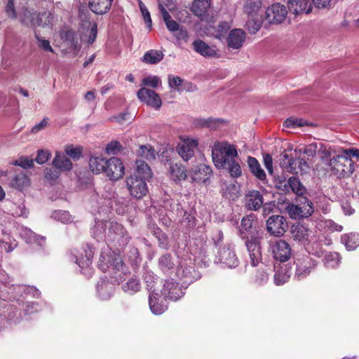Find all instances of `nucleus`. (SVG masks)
Returning <instances> with one entry per match:
<instances>
[{
    "label": "nucleus",
    "mask_w": 359,
    "mask_h": 359,
    "mask_svg": "<svg viewBox=\"0 0 359 359\" xmlns=\"http://www.w3.org/2000/svg\"><path fill=\"white\" fill-rule=\"evenodd\" d=\"M12 164L27 169L34 166V160L28 157L22 156L19 159L13 162Z\"/></svg>",
    "instance_id": "obj_50"
},
{
    "label": "nucleus",
    "mask_w": 359,
    "mask_h": 359,
    "mask_svg": "<svg viewBox=\"0 0 359 359\" xmlns=\"http://www.w3.org/2000/svg\"><path fill=\"white\" fill-rule=\"evenodd\" d=\"M286 211L291 219L308 218L314 212L313 203L306 197H299L297 204H289Z\"/></svg>",
    "instance_id": "obj_4"
},
{
    "label": "nucleus",
    "mask_w": 359,
    "mask_h": 359,
    "mask_svg": "<svg viewBox=\"0 0 359 359\" xmlns=\"http://www.w3.org/2000/svg\"><path fill=\"white\" fill-rule=\"evenodd\" d=\"M29 184V179L24 173L17 175L12 182V186L22 190L28 187Z\"/></svg>",
    "instance_id": "obj_37"
},
{
    "label": "nucleus",
    "mask_w": 359,
    "mask_h": 359,
    "mask_svg": "<svg viewBox=\"0 0 359 359\" xmlns=\"http://www.w3.org/2000/svg\"><path fill=\"white\" fill-rule=\"evenodd\" d=\"M52 15L50 13L43 12L41 13H36L34 20H27L32 23L33 27H46L51 23Z\"/></svg>",
    "instance_id": "obj_30"
},
{
    "label": "nucleus",
    "mask_w": 359,
    "mask_h": 359,
    "mask_svg": "<svg viewBox=\"0 0 359 359\" xmlns=\"http://www.w3.org/2000/svg\"><path fill=\"white\" fill-rule=\"evenodd\" d=\"M112 0H90L89 8L97 15L106 13L111 6Z\"/></svg>",
    "instance_id": "obj_24"
},
{
    "label": "nucleus",
    "mask_w": 359,
    "mask_h": 359,
    "mask_svg": "<svg viewBox=\"0 0 359 359\" xmlns=\"http://www.w3.org/2000/svg\"><path fill=\"white\" fill-rule=\"evenodd\" d=\"M129 118H130V114L128 112H123L118 115L111 117L110 120L112 121H115L118 123L122 124L126 121H128Z\"/></svg>",
    "instance_id": "obj_63"
},
{
    "label": "nucleus",
    "mask_w": 359,
    "mask_h": 359,
    "mask_svg": "<svg viewBox=\"0 0 359 359\" xmlns=\"http://www.w3.org/2000/svg\"><path fill=\"white\" fill-rule=\"evenodd\" d=\"M50 156V153L48 150L39 149L37 151V155L35 158V161L39 164H43L46 163Z\"/></svg>",
    "instance_id": "obj_52"
},
{
    "label": "nucleus",
    "mask_w": 359,
    "mask_h": 359,
    "mask_svg": "<svg viewBox=\"0 0 359 359\" xmlns=\"http://www.w3.org/2000/svg\"><path fill=\"white\" fill-rule=\"evenodd\" d=\"M52 217L62 223L67 224L72 221V216L67 211L56 210L52 213Z\"/></svg>",
    "instance_id": "obj_45"
},
{
    "label": "nucleus",
    "mask_w": 359,
    "mask_h": 359,
    "mask_svg": "<svg viewBox=\"0 0 359 359\" xmlns=\"http://www.w3.org/2000/svg\"><path fill=\"white\" fill-rule=\"evenodd\" d=\"M340 258L337 253H330L326 255L325 264L327 268H335L339 264Z\"/></svg>",
    "instance_id": "obj_46"
},
{
    "label": "nucleus",
    "mask_w": 359,
    "mask_h": 359,
    "mask_svg": "<svg viewBox=\"0 0 359 359\" xmlns=\"http://www.w3.org/2000/svg\"><path fill=\"white\" fill-rule=\"evenodd\" d=\"M237 156L236 147L227 142H216L212 147V161L218 169L225 168L227 162Z\"/></svg>",
    "instance_id": "obj_3"
},
{
    "label": "nucleus",
    "mask_w": 359,
    "mask_h": 359,
    "mask_svg": "<svg viewBox=\"0 0 359 359\" xmlns=\"http://www.w3.org/2000/svg\"><path fill=\"white\" fill-rule=\"evenodd\" d=\"M137 154L138 156L147 161H151L156 158V152L152 146L146 144L140 146L137 150Z\"/></svg>",
    "instance_id": "obj_31"
},
{
    "label": "nucleus",
    "mask_w": 359,
    "mask_h": 359,
    "mask_svg": "<svg viewBox=\"0 0 359 359\" xmlns=\"http://www.w3.org/2000/svg\"><path fill=\"white\" fill-rule=\"evenodd\" d=\"M161 294L165 299H169L172 301H177L183 296L184 292L178 283L172 280H166L161 291Z\"/></svg>",
    "instance_id": "obj_13"
},
{
    "label": "nucleus",
    "mask_w": 359,
    "mask_h": 359,
    "mask_svg": "<svg viewBox=\"0 0 359 359\" xmlns=\"http://www.w3.org/2000/svg\"><path fill=\"white\" fill-rule=\"evenodd\" d=\"M210 4V0H194L191 11L195 15L203 18L208 15Z\"/></svg>",
    "instance_id": "obj_23"
},
{
    "label": "nucleus",
    "mask_w": 359,
    "mask_h": 359,
    "mask_svg": "<svg viewBox=\"0 0 359 359\" xmlns=\"http://www.w3.org/2000/svg\"><path fill=\"white\" fill-rule=\"evenodd\" d=\"M174 265L175 264L172 261L170 255H163L158 259L159 268L165 273L172 269L174 267Z\"/></svg>",
    "instance_id": "obj_39"
},
{
    "label": "nucleus",
    "mask_w": 359,
    "mask_h": 359,
    "mask_svg": "<svg viewBox=\"0 0 359 359\" xmlns=\"http://www.w3.org/2000/svg\"><path fill=\"white\" fill-rule=\"evenodd\" d=\"M270 248L274 259L281 262L287 261L292 254V250L289 243L285 241L278 240L271 242Z\"/></svg>",
    "instance_id": "obj_11"
},
{
    "label": "nucleus",
    "mask_w": 359,
    "mask_h": 359,
    "mask_svg": "<svg viewBox=\"0 0 359 359\" xmlns=\"http://www.w3.org/2000/svg\"><path fill=\"white\" fill-rule=\"evenodd\" d=\"M289 11L294 15L302 13H309L311 7L309 0H286Z\"/></svg>",
    "instance_id": "obj_20"
},
{
    "label": "nucleus",
    "mask_w": 359,
    "mask_h": 359,
    "mask_svg": "<svg viewBox=\"0 0 359 359\" xmlns=\"http://www.w3.org/2000/svg\"><path fill=\"white\" fill-rule=\"evenodd\" d=\"M246 27L250 34H255L261 28L262 21L252 18L246 22Z\"/></svg>",
    "instance_id": "obj_49"
},
{
    "label": "nucleus",
    "mask_w": 359,
    "mask_h": 359,
    "mask_svg": "<svg viewBox=\"0 0 359 359\" xmlns=\"http://www.w3.org/2000/svg\"><path fill=\"white\" fill-rule=\"evenodd\" d=\"M198 146V140L189 137H181L177 150L179 155L185 161H188L194 156L195 149Z\"/></svg>",
    "instance_id": "obj_8"
},
{
    "label": "nucleus",
    "mask_w": 359,
    "mask_h": 359,
    "mask_svg": "<svg viewBox=\"0 0 359 359\" xmlns=\"http://www.w3.org/2000/svg\"><path fill=\"white\" fill-rule=\"evenodd\" d=\"M329 165L336 171V174L348 176L355 170V165L351 158L343 151L330 160Z\"/></svg>",
    "instance_id": "obj_5"
},
{
    "label": "nucleus",
    "mask_w": 359,
    "mask_h": 359,
    "mask_svg": "<svg viewBox=\"0 0 359 359\" xmlns=\"http://www.w3.org/2000/svg\"><path fill=\"white\" fill-rule=\"evenodd\" d=\"M246 34L245 32L241 29H232L227 38L226 42L228 47L231 49H239L242 47L245 40Z\"/></svg>",
    "instance_id": "obj_16"
},
{
    "label": "nucleus",
    "mask_w": 359,
    "mask_h": 359,
    "mask_svg": "<svg viewBox=\"0 0 359 359\" xmlns=\"http://www.w3.org/2000/svg\"><path fill=\"white\" fill-rule=\"evenodd\" d=\"M307 125L308 123L305 120L295 117H290L287 118L283 123L284 127L292 128L296 127H302Z\"/></svg>",
    "instance_id": "obj_44"
},
{
    "label": "nucleus",
    "mask_w": 359,
    "mask_h": 359,
    "mask_svg": "<svg viewBox=\"0 0 359 359\" xmlns=\"http://www.w3.org/2000/svg\"><path fill=\"white\" fill-rule=\"evenodd\" d=\"M218 257L220 262L229 268L236 267L238 264V259L234 250L229 245L219 250Z\"/></svg>",
    "instance_id": "obj_14"
},
{
    "label": "nucleus",
    "mask_w": 359,
    "mask_h": 359,
    "mask_svg": "<svg viewBox=\"0 0 359 359\" xmlns=\"http://www.w3.org/2000/svg\"><path fill=\"white\" fill-rule=\"evenodd\" d=\"M263 162L265 168L270 175L273 174V158L269 154H265L263 156Z\"/></svg>",
    "instance_id": "obj_58"
},
{
    "label": "nucleus",
    "mask_w": 359,
    "mask_h": 359,
    "mask_svg": "<svg viewBox=\"0 0 359 359\" xmlns=\"http://www.w3.org/2000/svg\"><path fill=\"white\" fill-rule=\"evenodd\" d=\"M60 36L63 41L68 43L71 48L74 50H79L78 40L76 39V34L73 31H62L60 33Z\"/></svg>",
    "instance_id": "obj_34"
},
{
    "label": "nucleus",
    "mask_w": 359,
    "mask_h": 359,
    "mask_svg": "<svg viewBox=\"0 0 359 359\" xmlns=\"http://www.w3.org/2000/svg\"><path fill=\"white\" fill-rule=\"evenodd\" d=\"M261 238L259 231H255L250 237H246L245 245L252 266H257L262 259L261 248L259 245Z\"/></svg>",
    "instance_id": "obj_6"
},
{
    "label": "nucleus",
    "mask_w": 359,
    "mask_h": 359,
    "mask_svg": "<svg viewBox=\"0 0 359 359\" xmlns=\"http://www.w3.org/2000/svg\"><path fill=\"white\" fill-rule=\"evenodd\" d=\"M290 233L294 240L306 242L309 241L311 231L306 225L298 223L291 226Z\"/></svg>",
    "instance_id": "obj_19"
},
{
    "label": "nucleus",
    "mask_w": 359,
    "mask_h": 359,
    "mask_svg": "<svg viewBox=\"0 0 359 359\" xmlns=\"http://www.w3.org/2000/svg\"><path fill=\"white\" fill-rule=\"evenodd\" d=\"M155 279L156 278H154L153 273L150 272H147L144 275V280L147 283V286L149 290H151V292L153 291L155 292Z\"/></svg>",
    "instance_id": "obj_59"
},
{
    "label": "nucleus",
    "mask_w": 359,
    "mask_h": 359,
    "mask_svg": "<svg viewBox=\"0 0 359 359\" xmlns=\"http://www.w3.org/2000/svg\"><path fill=\"white\" fill-rule=\"evenodd\" d=\"M36 38L39 41V47L44 50L45 51L53 52L52 47L48 40L42 39L36 34Z\"/></svg>",
    "instance_id": "obj_61"
},
{
    "label": "nucleus",
    "mask_w": 359,
    "mask_h": 359,
    "mask_svg": "<svg viewBox=\"0 0 359 359\" xmlns=\"http://www.w3.org/2000/svg\"><path fill=\"white\" fill-rule=\"evenodd\" d=\"M297 169H298V173H306L309 172L310 167L307 162L302 158H297Z\"/></svg>",
    "instance_id": "obj_62"
},
{
    "label": "nucleus",
    "mask_w": 359,
    "mask_h": 359,
    "mask_svg": "<svg viewBox=\"0 0 359 359\" xmlns=\"http://www.w3.org/2000/svg\"><path fill=\"white\" fill-rule=\"evenodd\" d=\"M161 15L169 31L174 32L179 29L178 23L172 19L170 15L165 9L162 8Z\"/></svg>",
    "instance_id": "obj_40"
},
{
    "label": "nucleus",
    "mask_w": 359,
    "mask_h": 359,
    "mask_svg": "<svg viewBox=\"0 0 359 359\" xmlns=\"http://www.w3.org/2000/svg\"><path fill=\"white\" fill-rule=\"evenodd\" d=\"M230 27L231 25L229 22H221L217 27V29L215 31V37L217 39H221L222 37L224 36Z\"/></svg>",
    "instance_id": "obj_51"
},
{
    "label": "nucleus",
    "mask_w": 359,
    "mask_h": 359,
    "mask_svg": "<svg viewBox=\"0 0 359 359\" xmlns=\"http://www.w3.org/2000/svg\"><path fill=\"white\" fill-rule=\"evenodd\" d=\"M121 148V144L117 141H113L109 143L105 147V152L108 154H116Z\"/></svg>",
    "instance_id": "obj_54"
},
{
    "label": "nucleus",
    "mask_w": 359,
    "mask_h": 359,
    "mask_svg": "<svg viewBox=\"0 0 359 359\" xmlns=\"http://www.w3.org/2000/svg\"><path fill=\"white\" fill-rule=\"evenodd\" d=\"M243 13L248 17L255 18L262 7V0H241Z\"/></svg>",
    "instance_id": "obj_21"
},
{
    "label": "nucleus",
    "mask_w": 359,
    "mask_h": 359,
    "mask_svg": "<svg viewBox=\"0 0 359 359\" xmlns=\"http://www.w3.org/2000/svg\"><path fill=\"white\" fill-rule=\"evenodd\" d=\"M158 8L160 10L161 13L162 14V8H164L167 11H172L175 7V0H158Z\"/></svg>",
    "instance_id": "obj_56"
},
{
    "label": "nucleus",
    "mask_w": 359,
    "mask_h": 359,
    "mask_svg": "<svg viewBox=\"0 0 359 359\" xmlns=\"http://www.w3.org/2000/svg\"><path fill=\"white\" fill-rule=\"evenodd\" d=\"M358 235L355 233L344 234L341 236V241L348 250H353L359 245Z\"/></svg>",
    "instance_id": "obj_33"
},
{
    "label": "nucleus",
    "mask_w": 359,
    "mask_h": 359,
    "mask_svg": "<svg viewBox=\"0 0 359 359\" xmlns=\"http://www.w3.org/2000/svg\"><path fill=\"white\" fill-rule=\"evenodd\" d=\"M36 13L33 10L28 9L27 8L23 7L21 11L18 14V18L21 23L26 26H32V22H29L26 20H34Z\"/></svg>",
    "instance_id": "obj_35"
},
{
    "label": "nucleus",
    "mask_w": 359,
    "mask_h": 359,
    "mask_svg": "<svg viewBox=\"0 0 359 359\" xmlns=\"http://www.w3.org/2000/svg\"><path fill=\"white\" fill-rule=\"evenodd\" d=\"M65 154L74 161H76L79 159L81 156V150L80 147H74L73 145H68L65 148Z\"/></svg>",
    "instance_id": "obj_47"
},
{
    "label": "nucleus",
    "mask_w": 359,
    "mask_h": 359,
    "mask_svg": "<svg viewBox=\"0 0 359 359\" xmlns=\"http://www.w3.org/2000/svg\"><path fill=\"white\" fill-rule=\"evenodd\" d=\"M288 227L285 218L281 215H273L266 221V229L269 233L276 236H283Z\"/></svg>",
    "instance_id": "obj_10"
},
{
    "label": "nucleus",
    "mask_w": 359,
    "mask_h": 359,
    "mask_svg": "<svg viewBox=\"0 0 359 359\" xmlns=\"http://www.w3.org/2000/svg\"><path fill=\"white\" fill-rule=\"evenodd\" d=\"M52 164L56 169L60 171H69L72 168L71 160L62 151L55 152Z\"/></svg>",
    "instance_id": "obj_22"
},
{
    "label": "nucleus",
    "mask_w": 359,
    "mask_h": 359,
    "mask_svg": "<svg viewBox=\"0 0 359 359\" xmlns=\"http://www.w3.org/2000/svg\"><path fill=\"white\" fill-rule=\"evenodd\" d=\"M24 236L28 243H37L41 246H43L45 243L43 236H39L31 230H25Z\"/></svg>",
    "instance_id": "obj_43"
},
{
    "label": "nucleus",
    "mask_w": 359,
    "mask_h": 359,
    "mask_svg": "<svg viewBox=\"0 0 359 359\" xmlns=\"http://www.w3.org/2000/svg\"><path fill=\"white\" fill-rule=\"evenodd\" d=\"M140 8L141 10L145 23L147 24L148 27L150 28L151 27V19L148 9L146 8V6L142 2L140 3Z\"/></svg>",
    "instance_id": "obj_57"
},
{
    "label": "nucleus",
    "mask_w": 359,
    "mask_h": 359,
    "mask_svg": "<svg viewBox=\"0 0 359 359\" xmlns=\"http://www.w3.org/2000/svg\"><path fill=\"white\" fill-rule=\"evenodd\" d=\"M314 264L312 263L311 259L306 258L303 262L297 264L295 276L299 280L303 279L311 273Z\"/></svg>",
    "instance_id": "obj_27"
},
{
    "label": "nucleus",
    "mask_w": 359,
    "mask_h": 359,
    "mask_svg": "<svg viewBox=\"0 0 359 359\" xmlns=\"http://www.w3.org/2000/svg\"><path fill=\"white\" fill-rule=\"evenodd\" d=\"M287 15L286 7L280 3L273 4L265 12V19L269 24H280L285 20Z\"/></svg>",
    "instance_id": "obj_7"
},
{
    "label": "nucleus",
    "mask_w": 359,
    "mask_h": 359,
    "mask_svg": "<svg viewBox=\"0 0 359 359\" xmlns=\"http://www.w3.org/2000/svg\"><path fill=\"white\" fill-rule=\"evenodd\" d=\"M293 160L292 158L290 157L288 154H284L280 159V165L284 170H293L294 168L292 167L290 163Z\"/></svg>",
    "instance_id": "obj_53"
},
{
    "label": "nucleus",
    "mask_w": 359,
    "mask_h": 359,
    "mask_svg": "<svg viewBox=\"0 0 359 359\" xmlns=\"http://www.w3.org/2000/svg\"><path fill=\"white\" fill-rule=\"evenodd\" d=\"M137 95L142 102L156 109L161 107L162 102L159 95L152 90L142 88L137 91Z\"/></svg>",
    "instance_id": "obj_12"
},
{
    "label": "nucleus",
    "mask_w": 359,
    "mask_h": 359,
    "mask_svg": "<svg viewBox=\"0 0 359 359\" xmlns=\"http://www.w3.org/2000/svg\"><path fill=\"white\" fill-rule=\"evenodd\" d=\"M193 48L196 52L206 57H218V50L214 46H210L201 39L195 40Z\"/></svg>",
    "instance_id": "obj_18"
},
{
    "label": "nucleus",
    "mask_w": 359,
    "mask_h": 359,
    "mask_svg": "<svg viewBox=\"0 0 359 359\" xmlns=\"http://www.w3.org/2000/svg\"><path fill=\"white\" fill-rule=\"evenodd\" d=\"M152 176L153 173L148 164L142 160H137L133 173L126 179V188L130 196L137 200L144 198L149 192L147 182Z\"/></svg>",
    "instance_id": "obj_1"
},
{
    "label": "nucleus",
    "mask_w": 359,
    "mask_h": 359,
    "mask_svg": "<svg viewBox=\"0 0 359 359\" xmlns=\"http://www.w3.org/2000/svg\"><path fill=\"white\" fill-rule=\"evenodd\" d=\"M170 177L175 182H177L185 180L187 174L183 165L175 163L170 166Z\"/></svg>",
    "instance_id": "obj_29"
},
{
    "label": "nucleus",
    "mask_w": 359,
    "mask_h": 359,
    "mask_svg": "<svg viewBox=\"0 0 359 359\" xmlns=\"http://www.w3.org/2000/svg\"><path fill=\"white\" fill-rule=\"evenodd\" d=\"M289 276L284 273L277 272L274 275V281L277 285L284 284L287 281Z\"/></svg>",
    "instance_id": "obj_64"
},
{
    "label": "nucleus",
    "mask_w": 359,
    "mask_h": 359,
    "mask_svg": "<svg viewBox=\"0 0 359 359\" xmlns=\"http://www.w3.org/2000/svg\"><path fill=\"white\" fill-rule=\"evenodd\" d=\"M13 214V215L18 216V217H27L28 215V211L25 208V206L22 202L17 204L13 203L12 207Z\"/></svg>",
    "instance_id": "obj_48"
},
{
    "label": "nucleus",
    "mask_w": 359,
    "mask_h": 359,
    "mask_svg": "<svg viewBox=\"0 0 359 359\" xmlns=\"http://www.w3.org/2000/svg\"><path fill=\"white\" fill-rule=\"evenodd\" d=\"M212 172L210 166L201 164L191 169V179L197 183H205L210 178Z\"/></svg>",
    "instance_id": "obj_17"
},
{
    "label": "nucleus",
    "mask_w": 359,
    "mask_h": 359,
    "mask_svg": "<svg viewBox=\"0 0 359 359\" xmlns=\"http://www.w3.org/2000/svg\"><path fill=\"white\" fill-rule=\"evenodd\" d=\"M263 204V197L258 191H250L246 195V205L253 210L259 209Z\"/></svg>",
    "instance_id": "obj_25"
},
{
    "label": "nucleus",
    "mask_w": 359,
    "mask_h": 359,
    "mask_svg": "<svg viewBox=\"0 0 359 359\" xmlns=\"http://www.w3.org/2000/svg\"><path fill=\"white\" fill-rule=\"evenodd\" d=\"M288 184L290 185L292 191L298 196L302 195L305 191L304 187L297 177H292L289 178Z\"/></svg>",
    "instance_id": "obj_42"
},
{
    "label": "nucleus",
    "mask_w": 359,
    "mask_h": 359,
    "mask_svg": "<svg viewBox=\"0 0 359 359\" xmlns=\"http://www.w3.org/2000/svg\"><path fill=\"white\" fill-rule=\"evenodd\" d=\"M5 11L8 18L12 19L17 18V14L14 6V0H8Z\"/></svg>",
    "instance_id": "obj_55"
},
{
    "label": "nucleus",
    "mask_w": 359,
    "mask_h": 359,
    "mask_svg": "<svg viewBox=\"0 0 359 359\" xmlns=\"http://www.w3.org/2000/svg\"><path fill=\"white\" fill-rule=\"evenodd\" d=\"M142 83L145 86H149L152 88H156L160 83V79L158 76H148L142 80Z\"/></svg>",
    "instance_id": "obj_60"
},
{
    "label": "nucleus",
    "mask_w": 359,
    "mask_h": 359,
    "mask_svg": "<svg viewBox=\"0 0 359 359\" xmlns=\"http://www.w3.org/2000/svg\"><path fill=\"white\" fill-rule=\"evenodd\" d=\"M248 164L250 168V172L252 175L261 181H264L266 178L264 170L261 168L258 161L252 156L248 158Z\"/></svg>",
    "instance_id": "obj_28"
},
{
    "label": "nucleus",
    "mask_w": 359,
    "mask_h": 359,
    "mask_svg": "<svg viewBox=\"0 0 359 359\" xmlns=\"http://www.w3.org/2000/svg\"><path fill=\"white\" fill-rule=\"evenodd\" d=\"M163 58V54L161 51L150 50L144 55L142 61L145 63L153 65L158 63Z\"/></svg>",
    "instance_id": "obj_32"
},
{
    "label": "nucleus",
    "mask_w": 359,
    "mask_h": 359,
    "mask_svg": "<svg viewBox=\"0 0 359 359\" xmlns=\"http://www.w3.org/2000/svg\"><path fill=\"white\" fill-rule=\"evenodd\" d=\"M229 172L232 177L237 178L242 174L241 165L234 158L227 162Z\"/></svg>",
    "instance_id": "obj_41"
},
{
    "label": "nucleus",
    "mask_w": 359,
    "mask_h": 359,
    "mask_svg": "<svg viewBox=\"0 0 359 359\" xmlns=\"http://www.w3.org/2000/svg\"><path fill=\"white\" fill-rule=\"evenodd\" d=\"M255 223V216L253 215H248L243 217L241 220V233H244V231L250 232V236L255 232L258 231L253 229Z\"/></svg>",
    "instance_id": "obj_36"
},
{
    "label": "nucleus",
    "mask_w": 359,
    "mask_h": 359,
    "mask_svg": "<svg viewBox=\"0 0 359 359\" xmlns=\"http://www.w3.org/2000/svg\"><path fill=\"white\" fill-rule=\"evenodd\" d=\"M107 160L102 156H91L89 159V168L94 174L104 173Z\"/></svg>",
    "instance_id": "obj_26"
},
{
    "label": "nucleus",
    "mask_w": 359,
    "mask_h": 359,
    "mask_svg": "<svg viewBox=\"0 0 359 359\" xmlns=\"http://www.w3.org/2000/svg\"><path fill=\"white\" fill-rule=\"evenodd\" d=\"M124 172L125 168L120 158L111 157L107 160L104 173L111 180L116 181L121 179Z\"/></svg>",
    "instance_id": "obj_9"
},
{
    "label": "nucleus",
    "mask_w": 359,
    "mask_h": 359,
    "mask_svg": "<svg viewBox=\"0 0 359 359\" xmlns=\"http://www.w3.org/2000/svg\"><path fill=\"white\" fill-rule=\"evenodd\" d=\"M122 288L125 292L133 294L140 290V283L137 279L132 278L123 285Z\"/></svg>",
    "instance_id": "obj_38"
},
{
    "label": "nucleus",
    "mask_w": 359,
    "mask_h": 359,
    "mask_svg": "<svg viewBox=\"0 0 359 359\" xmlns=\"http://www.w3.org/2000/svg\"><path fill=\"white\" fill-rule=\"evenodd\" d=\"M158 292L153 291L149 297V304L151 312L155 315H161L167 309V305L164 303V297Z\"/></svg>",
    "instance_id": "obj_15"
},
{
    "label": "nucleus",
    "mask_w": 359,
    "mask_h": 359,
    "mask_svg": "<svg viewBox=\"0 0 359 359\" xmlns=\"http://www.w3.org/2000/svg\"><path fill=\"white\" fill-rule=\"evenodd\" d=\"M94 234L97 238H101L104 234L108 241H116L122 245L126 244L129 239L126 230L121 224L115 222L98 223L95 227Z\"/></svg>",
    "instance_id": "obj_2"
}]
</instances>
